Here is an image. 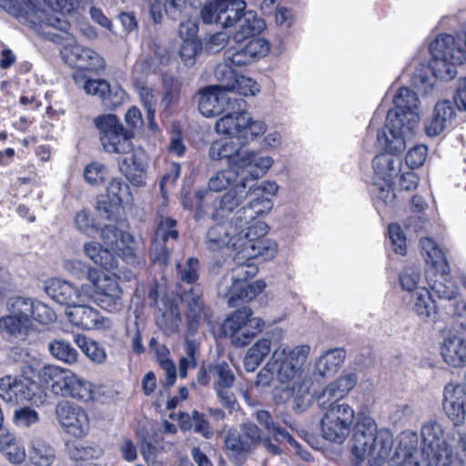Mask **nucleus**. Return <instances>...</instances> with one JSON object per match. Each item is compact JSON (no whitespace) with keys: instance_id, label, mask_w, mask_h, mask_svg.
Segmentation results:
<instances>
[{"instance_id":"f257e3e1","label":"nucleus","mask_w":466,"mask_h":466,"mask_svg":"<svg viewBox=\"0 0 466 466\" xmlns=\"http://www.w3.org/2000/svg\"><path fill=\"white\" fill-rule=\"evenodd\" d=\"M309 353L310 347L308 344L279 345L258 373L256 385L268 386L275 379L277 384L272 390L274 401L281 404L293 400L295 409L299 410L313 385L306 367Z\"/></svg>"},{"instance_id":"f03ea898","label":"nucleus","mask_w":466,"mask_h":466,"mask_svg":"<svg viewBox=\"0 0 466 466\" xmlns=\"http://www.w3.org/2000/svg\"><path fill=\"white\" fill-rule=\"evenodd\" d=\"M393 104L394 108L388 112L385 127L378 132L377 140L391 152H403L420 119L419 99L413 91L402 87L394 96Z\"/></svg>"},{"instance_id":"7ed1b4c3","label":"nucleus","mask_w":466,"mask_h":466,"mask_svg":"<svg viewBox=\"0 0 466 466\" xmlns=\"http://www.w3.org/2000/svg\"><path fill=\"white\" fill-rule=\"evenodd\" d=\"M7 315L0 318V334L6 339L26 336L33 322L48 325L56 321V312L46 304L28 297L15 296L6 301Z\"/></svg>"},{"instance_id":"20e7f679","label":"nucleus","mask_w":466,"mask_h":466,"mask_svg":"<svg viewBox=\"0 0 466 466\" xmlns=\"http://www.w3.org/2000/svg\"><path fill=\"white\" fill-rule=\"evenodd\" d=\"M245 139L221 138L210 145L208 155L213 160L226 159L236 176L259 179L273 165L268 156H260L253 150H243Z\"/></svg>"},{"instance_id":"39448f33","label":"nucleus","mask_w":466,"mask_h":466,"mask_svg":"<svg viewBox=\"0 0 466 466\" xmlns=\"http://www.w3.org/2000/svg\"><path fill=\"white\" fill-rule=\"evenodd\" d=\"M392 445L391 432L387 429L378 430L373 419L364 417L358 422L352 453L359 461L368 459L370 465H380L389 457Z\"/></svg>"},{"instance_id":"423d86ee","label":"nucleus","mask_w":466,"mask_h":466,"mask_svg":"<svg viewBox=\"0 0 466 466\" xmlns=\"http://www.w3.org/2000/svg\"><path fill=\"white\" fill-rule=\"evenodd\" d=\"M40 381L55 395L87 402L95 399V386L67 369L45 366L39 373Z\"/></svg>"},{"instance_id":"0eeeda50","label":"nucleus","mask_w":466,"mask_h":466,"mask_svg":"<svg viewBox=\"0 0 466 466\" xmlns=\"http://www.w3.org/2000/svg\"><path fill=\"white\" fill-rule=\"evenodd\" d=\"M228 459L236 464L243 463L261 445L262 431L252 421H245L235 427H224L219 432Z\"/></svg>"},{"instance_id":"6e6552de","label":"nucleus","mask_w":466,"mask_h":466,"mask_svg":"<svg viewBox=\"0 0 466 466\" xmlns=\"http://www.w3.org/2000/svg\"><path fill=\"white\" fill-rule=\"evenodd\" d=\"M421 447L418 451L426 455V459L435 461L429 466H463V461L453 457L451 445L441 423L436 420L424 422L420 428Z\"/></svg>"},{"instance_id":"1a4fd4ad","label":"nucleus","mask_w":466,"mask_h":466,"mask_svg":"<svg viewBox=\"0 0 466 466\" xmlns=\"http://www.w3.org/2000/svg\"><path fill=\"white\" fill-rule=\"evenodd\" d=\"M321 410L323 415L319 420V431L322 438L333 443L344 442L355 420L353 408L343 402L337 407Z\"/></svg>"},{"instance_id":"9d476101","label":"nucleus","mask_w":466,"mask_h":466,"mask_svg":"<svg viewBox=\"0 0 466 466\" xmlns=\"http://www.w3.org/2000/svg\"><path fill=\"white\" fill-rule=\"evenodd\" d=\"M217 223L210 227L206 235L205 244L210 250H218L223 248H231L238 253L248 239L249 233H244V227L236 221L234 215L229 221L215 220Z\"/></svg>"},{"instance_id":"9b49d317","label":"nucleus","mask_w":466,"mask_h":466,"mask_svg":"<svg viewBox=\"0 0 466 466\" xmlns=\"http://www.w3.org/2000/svg\"><path fill=\"white\" fill-rule=\"evenodd\" d=\"M268 232V226L264 221L257 220L252 225L244 228V233H251L248 236V241L238 249V254L242 258L250 260L262 257L265 259L273 258L277 253V244L265 236Z\"/></svg>"},{"instance_id":"f8f14e48","label":"nucleus","mask_w":466,"mask_h":466,"mask_svg":"<svg viewBox=\"0 0 466 466\" xmlns=\"http://www.w3.org/2000/svg\"><path fill=\"white\" fill-rule=\"evenodd\" d=\"M0 397L5 401L15 404L36 403L41 400L38 383L25 376L6 375L1 378Z\"/></svg>"},{"instance_id":"ddd939ff","label":"nucleus","mask_w":466,"mask_h":466,"mask_svg":"<svg viewBox=\"0 0 466 466\" xmlns=\"http://www.w3.org/2000/svg\"><path fill=\"white\" fill-rule=\"evenodd\" d=\"M263 320L252 317V311L243 307L234 311L225 321V329L230 333L235 345L243 347L250 339L261 331Z\"/></svg>"},{"instance_id":"4468645a","label":"nucleus","mask_w":466,"mask_h":466,"mask_svg":"<svg viewBox=\"0 0 466 466\" xmlns=\"http://www.w3.org/2000/svg\"><path fill=\"white\" fill-rule=\"evenodd\" d=\"M88 279L95 289L94 300L102 309L116 312L122 307V289L116 276L103 275L96 277V271L88 270Z\"/></svg>"},{"instance_id":"2eb2a0df","label":"nucleus","mask_w":466,"mask_h":466,"mask_svg":"<svg viewBox=\"0 0 466 466\" xmlns=\"http://www.w3.org/2000/svg\"><path fill=\"white\" fill-rule=\"evenodd\" d=\"M56 417L63 430L76 438L85 437L90 430V420L86 411L67 400L56 406Z\"/></svg>"},{"instance_id":"dca6fc26","label":"nucleus","mask_w":466,"mask_h":466,"mask_svg":"<svg viewBox=\"0 0 466 466\" xmlns=\"http://www.w3.org/2000/svg\"><path fill=\"white\" fill-rule=\"evenodd\" d=\"M442 409L454 427H461L466 421V374L462 384L450 382L442 392Z\"/></svg>"},{"instance_id":"f3484780","label":"nucleus","mask_w":466,"mask_h":466,"mask_svg":"<svg viewBox=\"0 0 466 466\" xmlns=\"http://www.w3.org/2000/svg\"><path fill=\"white\" fill-rule=\"evenodd\" d=\"M45 291L53 300L66 306L67 309L78 302H86L90 297L86 285L78 289L68 281L55 278L45 282Z\"/></svg>"},{"instance_id":"a211bd4d","label":"nucleus","mask_w":466,"mask_h":466,"mask_svg":"<svg viewBox=\"0 0 466 466\" xmlns=\"http://www.w3.org/2000/svg\"><path fill=\"white\" fill-rule=\"evenodd\" d=\"M66 313L72 324L83 329L109 330L113 328L111 319L85 302L76 303Z\"/></svg>"},{"instance_id":"6ab92c4d","label":"nucleus","mask_w":466,"mask_h":466,"mask_svg":"<svg viewBox=\"0 0 466 466\" xmlns=\"http://www.w3.org/2000/svg\"><path fill=\"white\" fill-rule=\"evenodd\" d=\"M177 221L168 217H160L157 230L152 240L150 257L155 263L166 265L169 260L168 248L166 242L168 238L177 239L178 232L176 229Z\"/></svg>"},{"instance_id":"aec40b11","label":"nucleus","mask_w":466,"mask_h":466,"mask_svg":"<svg viewBox=\"0 0 466 466\" xmlns=\"http://www.w3.org/2000/svg\"><path fill=\"white\" fill-rule=\"evenodd\" d=\"M241 179L227 193L219 198L215 210L212 214L214 220H222L229 215L236 208H238L248 196L252 195V187H248V182H253L257 179L241 176Z\"/></svg>"},{"instance_id":"412c9836","label":"nucleus","mask_w":466,"mask_h":466,"mask_svg":"<svg viewBox=\"0 0 466 466\" xmlns=\"http://www.w3.org/2000/svg\"><path fill=\"white\" fill-rule=\"evenodd\" d=\"M234 259L237 260V266L227 273L218 285V293L221 297H227L234 293L235 290L238 289L240 284L255 277L258 273V267L250 260L242 258V255L237 253Z\"/></svg>"},{"instance_id":"4be33fe9","label":"nucleus","mask_w":466,"mask_h":466,"mask_svg":"<svg viewBox=\"0 0 466 466\" xmlns=\"http://www.w3.org/2000/svg\"><path fill=\"white\" fill-rule=\"evenodd\" d=\"M123 155L125 157L119 162L121 172L133 185L137 187L144 185L148 160L145 150L140 147H135L131 143V150Z\"/></svg>"},{"instance_id":"5701e85b","label":"nucleus","mask_w":466,"mask_h":466,"mask_svg":"<svg viewBox=\"0 0 466 466\" xmlns=\"http://www.w3.org/2000/svg\"><path fill=\"white\" fill-rule=\"evenodd\" d=\"M100 238L108 249L124 259L131 258L135 255L137 241L130 233L109 225L101 229Z\"/></svg>"},{"instance_id":"b1692460","label":"nucleus","mask_w":466,"mask_h":466,"mask_svg":"<svg viewBox=\"0 0 466 466\" xmlns=\"http://www.w3.org/2000/svg\"><path fill=\"white\" fill-rule=\"evenodd\" d=\"M229 106L228 94L220 86H208L199 94L198 109L207 117L223 113L229 108Z\"/></svg>"},{"instance_id":"393cba45","label":"nucleus","mask_w":466,"mask_h":466,"mask_svg":"<svg viewBox=\"0 0 466 466\" xmlns=\"http://www.w3.org/2000/svg\"><path fill=\"white\" fill-rule=\"evenodd\" d=\"M379 145L387 153L377 155L373 158L374 181L392 182L400 171L401 159L398 157L400 152H391L380 143Z\"/></svg>"},{"instance_id":"a878e982","label":"nucleus","mask_w":466,"mask_h":466,"mask_svg":"<svg viewBox=\"0 0 466 466\" xmlns=\"http://www.w3.org/2000/svg\"><path fill=\"white\" fill-rule=\"evenodd\" d=\"M129 197L128 186L120 179L113 178L106 187V201L98 202V210L101 216L104 214L107 219H111L115 214L118 213L120 204Z\"/></svg>"},{"instance_id":"bb28decb","label":"nucleus","mask_w":466,"mask_h":466,"mask_svg":"<svg viewBox=\"0 0 466 466\" xmlns=\"http://www.w3.org/2000/svg\"><path fill=\"white\" fill-rule=\"evenodd\" d=\"M456 116L450 101L438 102L431 117L425 123V132L429 137H437L452 125Z\"/></svg>"},{"instance_id":"cd10ccee","label":"nucleus","mask_w":466,"mask_h":466,"mask_svg":"<svg viewBox=\"0 0 466 466\" xmlns=\"http://www.w3.org/2000/svg\"><path fill=\"white\" fill-rule=\"evenodd\" d=\"M447 269L448 268L428 270L427 280L440 299L450 300L457 296L459 288Z\"/></svg>"},{"instance_id":"c85d7f7f","label":"nucleus","mask_w":466,"mask_h":466,"mask_svg":"<svg viewBox=\"0 0 466 466\" xmlns=\"http://www.w3.org/2000/svg\"><path fill=\"white\" fill-rule=\"evenodd\" d=\"M181 299L187 307V319L190 329L195 330L208 321V309L203 305L198 290L190 289L183 294Z\"/></svg>"},{"instance_id":"c756f323","label":"nucleus","mask_w":466,"mask_h":466,"mask_svg":"<svg viewBox=\"0 0 466 466\" xmlns=\"http://www.w3.org/2000/svg\"><path fill=\"white\" fill-rule=\"evenodd\" d=\"M238 29L233 33L232 39L241 43L248 37L259 35L265 28L266 23L255 11L246 10L237 22Z\"/></svg>"},{"instance_id":"7c9ffc66","label":"nucleus","mask_w":466,"mask_h":466,"mask_svg":"<svg viewBox=\"0 0 466 466\" xmlns=\"http://www.w3.org/2000/svg\"><path fill=\"white\" fill-rule=\"evenodd\" d=\"M248 121L246 111L228 113L217 120L215 129L218 134L236 139H245L243 130Z\"/></svg>"},{"instance_id":"2f4dec72","label":"nucleus","mask_w":466,"mask_h":466,"mask_svg":"<svg viewBox=\"0 0 466 466\" xmlns=\"http://www.w3.org/2000/svg\"><path fill=\"white\" fill-rule=\"evenodd\" d=\"M273 208L271 199L264 197H257L248 201L246 206L238 209L234 215L236 221H239L244 228L250 226L249 223L257 218L268 215Z\"/></svg>"},{"instance_id":"473e14b6","label":"nucleus","mask_w":466,"mask_h":466,"mask_svg":"<svg viewBox=\"0 0 466 466\" xmlns=\"http://www.w3.org/2000/svg\"><path fill=\"white\" fill-rule=\"evenodd\" d=\"M441 354L443 360L450 366L459 368L466 363V340L458 336H451L444 339Z\"/></svg>"},{"instance_id":"72a5a7b5","label":"nucleus","mask_w":466,"mask_h":466,"mask_svg":"<svg viewBox=\"0 0 466 466\" xmlns=\"http://www.w3.org/2000/svg\"><path fill=\"white\" fill-rule=\"evenodd\" d=\"M344 351L332 349L322 353L315 362V374L319 377L334 375L344 361Z\"/></svg>"},{"instance_id":"f704fd0d","label":"nucleus","mask_w":466,"mask_h":466,"mask_svg":"<svg viewBox=\"0 0 466 466\" xmlns=\"http://www.w3.org/2000/svg\"><path fill=\"white\" fill-rule=\"evenodd\" d=\"M418 442V434L416 432H408L403 434L401 443L405 448L409 449L400 466H429L435 464V461L426 459V455L418 451L414 444Z\"/></svg>"},{"instance_id":"c9c22d12","label":"nucleus","mask_w":466,"mask_h":466,"mask_svg":"<svg viewBox=\"0 0 466 466\" xmlns=\"http://www.w3.org/2000/svg\"><path fill=\"white\" fill-rule=\"evenodd\" d=\"M85 255L95 264L108 270L117 267V259L106 248H103L100 243L91 241L84 245Z\"/></svg>"},{"instance_id":"e433bc0d","label":"nucleus","mask_w":466,"mask_h":466,"mask_svg":"<svg viewBox=\"0 0 466 466\" xmlns=\"http://www.w3.org/2000/svg\"><path fill=\"white\" fill-rule=\"evenodd\" d=\"M0 451L12 463L20 464L25 459L24 446L16 441L14 435L1 428Z\"/></svg>"},{"instance_id":"4c0bfd02","label":"nucleus","mask_w":466,"mask_h":466,"mask_svg":"<svg viewBox=\"0 0 466 466\" xmlns=\"http://www.w3.org/2000/svg\"><path fill=\"white\" fill-rule=\"evenodd\" d=\"M412 310L421 319H428L436 314L435 301L431 298V294L428 289H417L411 294Z\"/></svg>"},{"instance_id":"58836bf2","label":"nucleus","mask_w":466,"mask_h":466,"mask_svg":"<svg viewBox=\"0 0 466 466\" xmlns=\"http://www.w3.org/2000/svg\"><path fill=\"white\" fill-rule=\"evenodd\" d=\"M255 418L258 422L268 431L276 442L286 441L290 445H296V440L290 434L280 428L273 420L272 415L266 410H258L255 412Z\"/></svg>"},{"instance_id":"ea45409f","label":"nucleus","mask_w":466,"mask_h":466,"mask_svg":"<svg viewBox=\"0 0 466 466\" xmlns=\"http://www.w3.org/2000/svg\"><path fill=\"white\" fill-rule=\"evenodd\" d=\"M73 79L77 86L82 88L86 94L97 96L102 101L106 100L107 93L111 90V86L106 80L88 78L82 71L75 72Z\"/></svg>"},{"instance_id":"a19ab883","label":"nucleus","mask_w":466,"mask_h":466,"mask_svg":"<svg viewBox=\"0 0 466 466\" xmlns=\"http://www.w3.org/2000/svg\"><path fill=\"white\" fill-rule=\"evenodd\" d=\"M134 133L125 127L111 135L101 142L105 151L114 154H124L131 150Z\"/></svg>"},{"instance_id":"79ce46f5","label":"nucleus","mask_w":466,"mask_h":466,"mask_svg":"<svg viewBox=\"0 0 466 466\" xmlns=\"http://www.w3.org/2000/svg\"><path fill=\"white\" fill-rule=\"evenodd\" d=\"M29 459L35 466H50L56 459V452L45 441L33 439L29 449Z\"/></svg>"},{"instance_id":"37998d69","label":"nucleus","mask_w":466,"mask_h":466,"mask_svg":"<svg viewBox=\"0 0 466 466\" xmlns=\"http://www.w3.org/2000/svg\"><path fill=\"white\" fill-rule=\"evenodd\" d=\"M271 350V343L268 339L258 340L250 349H248L244 359L245 370L252 372L268 355Z\"/></svg>"},{"instance_id":"c03bdc74","label":"nucleus","mask_w":466,"mask_h":466,"mask_svg":"<svg viewBox=\"0 0 466 466\" xmlns=\"http://www.w3.org/2000/svg\"><path fill=\"white\" fill-rule=\"evenodd\" d=\"M245 9L243 0H220L221 25L231 27L237 25Z\"/></svg>"},{"instance_id":"a18cd8bd","label":"nucleus","mask_w":466,"mask_h":466,"mask_svg":"<svg viewBox=\"0 0 466 466\" xmlns=\"http://www.w3.org/2000/svg\"><path fill=\"white\" fill-rule=\"evenodd\" d=\"M420 248L427 265L432 267L431 270L448 268L443 252L431 238H421Z\"/></svg>"},{"instance_id":"49530a36","label":"nucleus","mask_w":466,"mask_h":466,"mask_svg":"<svg viewBox=\"0 0 466 466\" xmlns=\"http://www.w3.org/2000/svg\"><path fill=\"white\" fill-rule=\"evenodd\" d=\"M266 287V284L263 280H256L252 283L248 284H240L238 286V289L235 290L234 293H231L230 295L227 296L226 298H228V305L231 307L237 306V300L243 299V300H251L254 299L257 295L261 293Z\"/></svg>"},{"instance_id":"de8ad7c7","label":"nucleus","mask_w":466,"mask_h":466,"mask_svg":"<svg viewBox=\"0 0 466 466\" xmlns=\"http://www.w3.org/2000/svg\"><path fill=\"white\" fill-rule=\"evenodd\" d=\"M48 350L53 357L66 364L71 365L77 361L78 353L76 350L66 340H52L48 344Z\"/></svg>"},{"instance_id":"09e8293b","label":"nucleus","mask_w":466,"mask_h":466,"mask_svg":"<svg viewBox=\"0 0 466 466\" xmlns=\"http://www.w3.org/2000/svg\"><path fill=\"white\" fill-rule=\"evenodd\" d=\"M94 124L98 130L100 142L124 127L119 118L113 114H104L96 116L94 119Z\"/></svg>"},{"instance_id":"8fccbe9b","label":"nucleus","mask_w":466,"mask_h":466,"mask_svg":"<svg viewBox=\"0 0 466 466\" xmlns=\"http://www.w3.org/2000/svg\"><path fill=\"white\" fill-rule=\"evenodd\" d=\"M346 397L339 387L332 381L329 383L318 396L317 403L320 410H329L339 406V401Z\"/></svg>"},{"instance_id":"3c124183","label":"nucleus","mask_w":466,"mask_h":466,"mask_svg":"<svg viewBox=\"0 0 466 466\" xmlns=\"http://www.w3.org/2000/svg\"><path fill=\"white\" fill-rule=\"evenodd\" d=\"M346 397L339 387L332 381L329 383L318 396L317 403L320 410H329L339 406V401Z\"/></svg>"},{"instance_id":"603ef678","label":"nucleus","mask_w":466,"mask_h":466,"mask_svg":"<svg viewBox=\"0 0 466 466\" xmlns=\"http://www.w3.org/2000/svg\"><path fill=\"white\" fill-rule=\"evenodd\" d=\"M208 373L213 377L214 387H232L235 375L227 362H219L208 369Z\"/></svg>"},{"instance_id":"864d4df0","label":"nucleus","mask_w":466,"mask_h":466,"mask_svg":"<svg viewBox=\"0 0 466 466\" xmlns=\"http://www.w3.org/2000/svg\"><path fill=\"white\" fill-rule=\"evenodd\" d=\"M76 342L85 355L91 360L97 363H103L106 360V351L96 341L88 339L85 336H77Z\"/></svg>"},{"instance_id":"5fc2aeb1","label":"nucleus","mask_w":466,"mask_h":466,"mask_svg":"<svg viewBox=\"0 0 466 466\" xmlns=\"http://www.w3.org/2000/svg\"><path fill=\"white\" fill-rule=\"evenodd\" d=\"M259 86L252 78L245 76H238L228 86V92H236L242 96H256L259 92Z\"/></svg>"},{"instance_id":"6e6d98bb","label":"nucleus","mask_w":466,"mask_h":466,"mask_svg":"<svg viewBox=\"0 0 466 466\" xmlns=\"http://www.w3.org/2000/svg\"><path fill=\"white\" fill-rule=\"evenodd\" d=\"M421 280L420 269L415 266L406 267L400 274V283L402 289L411 294L417 289L422 288L420 286Z\"/></svg>"},{"instance_id":"4d7b16f0","label":"nucleus","mask_w":466,"mask_h":466,"mask_svg":"<svg viewBox=\"0 0 466 466\" xmlns=\"http://www.w3.org/2000/svg\"><path fill=\"white\" fill-rule=\"evenodd\" d=\"M198 260L195 258H188L184 263H177V278L185 283H194L198 279Z\"/></svg>"},{"instance_id":"13d9d810","label":"nucleus","mask_w":466,"mask_h":466,"mask_svg":"<svg viewBox=\"0 0 466 466\" xmlns=\"http://www.w3.org/2000/svg\"><path fill=\"white\" fill-rule=\"evenodd\" d=\"M231 169H223L215 172L208 179V189L214 192H220L226 189L234 180Z\"/></svg>"},{"instance_id":"bf43d9fd","label":"nucleus","mask_w":466,"mask_h":466,"mask_svg":"<svg viewBox=\"0 0 466 466\" xmlns=\"http://www.w3.org/2000/svg\"><path fill=\"white\" fill-rule=\"evenodd\" d=\"M431 56H433L431 55ZM434 57H432V63L431 66H420L413 74L412 76V83L413 85L418 88H424L426 90L427 86H432L431 83V75L433 74L437 78H440V76H437L433 69V64H434ZM441 80H444L441 78Z\"/></svg>"},{"instance_id":"052dcab7","label":"nucleus","mask_w":466,"mask_h":466,"mask_svg":"<svg viewBox=\"0 0 466 466\" xmlns=\"http://www.w3.org/2000/svg\"><path fill=\"white\" fill-rule=\"evenodd\" d=\"M198 350L196 341L187 339L185 344L186 355L179 360V376L185 378L188 369L196 366L195 354Z\"/></svg>"},{"instance_id":"680f3d73","label":"nucleus","mask_w":466,"mask_h":466,"mask_svg":"<svg viewBox=\"0 0 466 466\" xmlns=\"http://www.w3.org/2000/svg\"><path fill=\"white\" fill-rule=\"evenodd\" d=\"M70 457L76 461L92 460L98 458L102 451L97 447L86 446L84 444H76L68 447Z\"/></svg>"},{"instance_id":"e2e57ef3","label":"nucleus","mask_w":466,"mask_h":466,"mask_svg":"<svg viewBox=\"0 0 466 466\" xmlns=\"http://www.w3.org/2000/svg\"><path fill=\"white\" fill-rule=\"evenodd\" d=\"M225 61L230 63L233 66H244L252 63L250 56L246 52V46L241 48L230 47L224 53Z\"/></svg>"},{"instance_id":"0e129e2a","label":"nucleus","mask_w":466,"mask_h":466,"mask_svg":"<svg viewBox=\"0 0 466 466\" xmlns=\"http://www.w3.org/2000/svg\"><path fill=\"white\" fill-rule=\"evenodd\" d=\"M201 50L202 43L200 39L183 41L180 47V56L185 64L191 66L194 64L197 56L200 54Z\"/></svg>"},{"instance_id":"69168bd1","label":"nucleus","mask_w":466,"mask_h":466,"mask_svg":"<svg viewBox=\"0 0 466 466\" xmlns=\"http://www.w3.org/2000/svg\"><path fill=\"white\" fill-rule=\"evenodd\" d=\"M246 52L250 56L252 61L266 56L270 50V44L264 38H254L245 45Z\"/></svg>"},{"instance_id":"338daca9","label":"nucleus","mask_w":466,"mask_h":466,"mask_svg":"<svg viewBox=\"0 0 466 466\" xmlns=\"http://www.w3.org/2000/svg\"><path fill=\"white\" fill-rule=\"evenodd\" d=\"M389 238L393 250L400 255L406 254V237L398 224H390L388 228Z\"/></svg>"},{"instance_id":"774afa93","label":"nucleus","mask_w":466,"mask_h":466,"mask_svg":"<svg viewBox=\"0 0 466 466\" xmlns=\"http://www.w3.org/2000/svg\"><path fill=\"white\" fill-rule=\"evenodd\" d=\"M76 229L87 236H93L98 231L94 220L86 210L77 212L74 218Z\"/></svg>"}]
</instances>
